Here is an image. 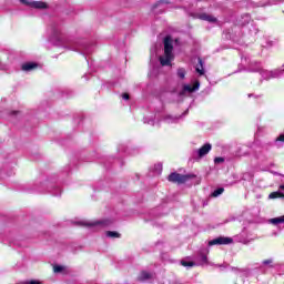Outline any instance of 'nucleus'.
Segmentation results:
<instances>
[{
  "label": "nucleus",
  "mask_w": 284,
  "mask_h": 284,
  "mask_svg": "<svg viewBox=\"0 0 284 284\" xmlns=\"http://www.w3.org/2000/svg\"><path fill=\"white\" fill-rule=\"evenodd\" d=\"M164 53L160 57L161 65H172L174 61V45H179V39H173L171 36L164 38Z\"/></svg>",
  "instance_id": "f257e3e1"
},
{
  "label": "nucleus",
  "mask_w": 284,
  "mask_h": 284,
  "mask_svg": "<svg viewBox=\"0 0 284 284\" xmlns=\"http://www.w3.org/2000/svg\"><path fill=\"white\" fill-rule=\"evenodd\" d=\"M251 72H258L262 77V79H265L268 81V79H283L284 77V64L275 70H263L261 65H256L255 68H251Z\"/></svg>",
  "instance_id": "f03ea898"
},
{
  "label": "nucleus",
  "mask_w": 284,
  "mask_h": 284,
  "mask_svg": "<svg viewBox=\"0 0 284 284\" xmlns=\"http://www.w3.org/2000/svg\"><path fill=\"white\" fill-rule=\"evenodd\" d=\"M49 41L53 45H68V38H65V33L59 28L52 30Z\"/></svg>",
  "instance_id": "7ed1b4c3"
},
{
  "label": "nucleus",
  "mask_w": 284,
  "mask_h": 284,
  "mask_svg": "<svg viewBox=\"0 0 284 284\" xmlns=\"http://www.w3.org/2000/svg\"><path fill=\"white\" fill-rule=\"evenodd\" d=\"M78 225L81 227H108V225H112V220H81Z\"/></svg>",
  "instance_id": "20e7f679"
},
{
  "label": "nucleus",
  "mask_w": 284,
  "mask_h": 284,
  "mask_svg": "<svg viewBox=\"0 0 284 284\" xmlns=\"http://www.w3.org/2000/svg\"><path fill=\"white\" fill-rule=\"evenodd\" d=\"M192 178L191 174H179V173H171L169 175V181L171 183H179V184H183V183H187V181H190V179Z\"/></svg>",
  "instance_id": "39448f33"
},
{
  "label": "nucleus",
  "mask_w": 284,
  "mask_h": 284,
  "mask_svg": "<svg viewBox=\"0 0 284 284\" xmlns=\"http://www.w3.org/2000/svg\"><path fill=\"white\" fill-rule=\"evenodd\" d=\"M199 88H201V83L199 81H195L193 84H183L182 90L180 92V97L192 94V92H196Z\"/></svg>",
  "instance_id": "423d86ee"
},
{
  "label": "nucleus",
  "mask_w": 284,
  "mask_h": 284,
  "mask_svg": "<svg viewBox=\"0 0 284 284\" xmlns=\"http://www.w3.org/2000/svg\"><path fill=\"white\" fill-rule=\"evenodd\" d=\"M234 243V240L232 237H223V236H220V237H216L214 240H211L209 242V245L212 246V245H230Z\"/></svg>",
  "instance_id": "0eeeda50"
},
{
  "label": "nucleus",
  "mask_w": 284,
  "mask_h": 284,
  "mask_svg": "<svg viewBox=\"0 0 284 284\" xmlns=\"http://www.w3.org/2000/svg\"><path fill=\"white\" fill-rule=\"evenodd\" d=\"M212 151V144L205 143L203 146L194 151V154H197L199 159H203V156H207Z\"/></svg>",
  "instance_id": "6e6552de"
},
{
  "label": "nucleus",
  "mask_w": 284,
  "mask_h": 284,
  "mask_svg": "<svg viewBox=\"0 0 284 284\" xmlns=\"http://www.w3.org/2000/svg\"><path fill=\"white\" fill-rule=\"evenodd\" d=\"M207 254H210V250L204 248L200 252V254L197 255V262L200 263V265H209L210 262H207Z\"/></svg>",
  "instance_id": "1a4fd4ad"
},
{
  "label": "nucleus",
  "mask_w": 284,
  "mask_h": 284,
  "mask_svg": "<svg viewBox=\"0 0 284 284\" xmlns=\"http://www.w3.org/2000/svg\"><path fill=\"white\" fill-rule=\"evenodd\" d=\"M197 19H201V21H207L209 23H219V19L210 13H200Z\"/></svg>",
  "instance_id": "9d476101"
},
{
  "label": "nucleus",
  "mask_w": 284,
  "mask_h": 284,
  "mask_svg": "<svg viewBox=\"0 0 284 284\" xmlns=\"http://www.w3.org/2000/svg\"><path fill=\"white\" fill-rule=\"evenodd\" d=\"M39 68L37 62H24L21 64L22 72H32Z\"/></svg>",
  "instance_id": "9b49d317"
},
{
  "label": "nucleus",
  "mask_w": 284,
  "mask_h": 284,
  "mask_svg": "<svg viewBox=\"0 0 284 284\" xmlns=\"http://www.w3.org/2000/svg\"><path fill=\"white\" fill-rule=\"evenodd\" d=\"M154 277V273L148 272V271H142L140 272L138 278L140 281H150V278Z\"/></svg>",
  "instance_id": "f8f14e48"
},
{
  "label": "nucleus",
  "mask_w": 284,
  "mask_h": 284,
  "mask_svg": "<svg viewBox=\"0 0 284 284\" xmlns=\"http://www.w3.org/2000/svg\"><path fill=\"white\" fill-rule=\"evenodd\" d=\"M31 8H36V10H45V8H48V4L43 1H32Z\"/></svg>",
  "instance_id": "ddd939ff"
},
{
  "label": "nucleus",
  "mask_w": 284,
  "mask_h": 284,
  "mask_svg": "<svg viewBox=\"0 0 284 284\" xmlns=\"http://www.w3.org/2000/svg\"><path fill=\"white\" fill-rule=\"evenodd\" d=\"M181 119V115H165L164 121L165 123H179V120Z\"/></svg>",
  "instance_id": "4468645a"
},
{
  "label": "nucleus",
  "mask_w": 284,
  "mask_h": 284,
  "mask_svg": "<svg viewBox=\"0 0 284 284\" xmlns=\"http://www.w3.org/2000/svg\"><path fill=\"white\" fill-rule=\"evenodd\" d=\"M268 223H271V225H281V224L284 223V215L278 216V217L270 219Z\"/></svg>",
  "instance_id": "2eb2a0df"
},
{
  "label": "nucleus",
  "mask_w": 284,
  "mask_h": 284,
  "mask_svg": "<svg viewBox=\"0 0 284 284\" xmlns=\"http://www.w3.org/2000/svg\"><path fill=\"white\" fill-rule=\"evenodd\" d=\"M250 21H252V17H250V14H244L241 17V19L239 20V24L240 26H247V23H250Z\"/></svg>",
  "instance_id": "dca6fc26"
},
{
  "label": "nucleus",
  "mask_w": 284,
  "mask_h": 284,
  "mask_svg": "<svg viewBox=\"0 0 284 284\" xmlns=\"http://www.w3.org/2000/svg\"><path fill=\"white\" fill-rule=\"evenodd\" d=\"M105 236H108V239H121V233L116 231H106Z\"/></svg>",
  "instance_id": "f3484780"
},
{
  "label": "nucleus",
  "mask_w": 284,
  "mask_h": 284,
  "mask_svg": "<svg viewBox=\"0 0 284 284\" xmlns=\"http://www.w3.org/2000/svg\"><path fill=\"white\" fill-rule=\"evenodd\" d=\"M268 199H284V193H282L281 191L272 192L268 195Z\"/></svg>",
  "instance_id": "a211bd4d"
},
{
  "label": "nucleus",
  "mask_w": 284,
  "mask_h": 284,
  "mask_svg": "<svg viewBox=\"0 0 284 284\" xmlns=\"http://www.w3.org/2000/svg\"><path fill=\"white\" fill-rule=\"evenodd\" d=\"M199 63H200V65H197L195 68V70H196V72H199V74L201 77H203V74H205V71L203 70V60L199 59Z\"/></svg>",
  "instance_id": "6ab92c4d"
},
{
  "label": "nucleus",
  "mask_w": 284,
  "mask_h": 284,
  "mask_svg": "<svg viewBox=\"0 0 284 284\" xmlns=\"http://www.w3.org/2000/svg\"><path fill=\"white\" fill-rule=\"evenodd\" d=\"M10 116L11 119H21L23 116V113L21 111L16 110L10 112Z\"/></svg>",
  "instance_id": "aec40b11"
},
{
  "label": "nucleus",
  "mask_w": 284,
  "mask_h": 284,
  "mask_svg": "<svg viewBox=\"0 0 284 284\" xmlns=\"http://www.w3.org/2000/svg\"><path fill=\"white\" fill-rule=\"evenodd\" d=\"M176 74H178L179 79L183 80V79H185V74H187V72L185 71V69L180 68V69H178Z\"/></svg>",
  "instance_id": "412c9836"
},
{
  "label": "nucleus",
  "mask_w": 284,
  "mask_h": 284,
  "mask_svg": "<svg viewBox=\"0 0 284 284\" xmlns=\"http://www.w3.org/2000/svg\"><path fill=\"white\" fill-rule=\"evenodd\" d=\"M223 192H225V189L220 187V189L215 190V191L211 194V196H213L214 199H216V196H221V194H223Z\"/></svg>",
  "instance_id": "4be33fe9"
},
{
  "label": "nucleus",
  "mask_w": 284,
  "mask_h": 284,
  "mask_svg": "<svg viewBox=\"0 0 284 284\" xmlns=\"http://www.w3.org/2000/svg\"><path fill=\"white\" fill-rule=\"evenodd\" d=\"M64 270H65V266H61V265L53 266L54 274H61V272H64Z\"/></svg>",
  "instance_id": "5701e85b"
},
{
  "label": "nucleus",
  "mask_w": 284,
  "mask_h": 284,
  "mask_svg": "<svg viewBox=\"0 0 284 284\" xmlns=\"http://www.w3.org/2000/svg\"><path fill=\"white\" fill-rule=\"evenodd\" d=\"M21 284H43V282L39 280H27L21 282Z\"/></svg>",
  "instance_id": "b1692460"
},
{
  "label": "nucleus",
  "mask_w": 284,
  "mask_h": 284,
  "mask_svg": "<svg viewBox=\"0 0 284 284\" xmlns=\"http://www.w3.org/2000/svg\"><path fill=\"white\" fill-rule=\"evenodd\" d=\"M181 265H183V267H194V262H187V261H182Z\"/></svg>",
  "instance_id": "393cba45"
},
{
  "label": "nucleus",
  "mask_w": 284,
  "mask_h": 284,
  "mask_svg": "<svg viewBox=\"0 0 284 284\" xmlns=\"http://www.w3.org/2000/svg\"><path fill=\"white\" fill-rule=\"evenodd\" d=\"M20 3H23V6H29V8H32V0H20Z\"/></svg>",
  "instance_id": "a878e982"
},
{
  "label": "nucleus",
  "mask_w": 284,
  "mask_h": 284,
  "mask_svg": "<svg viewBox=\"0 0 284 284\" xmlns=\"http://www.w3.org/2000/svg\"><path fill=\"white\" fill-rule=\"evenodd\" d=\"M225 162V159L223 158H215L214 159V163L219 164V163H224Z\"/></svg>",
  "instance_id": "bb28decb"
},
{
  "label": "nucleus",
  "mask_w": 284,
  "mask_h": 284,
  "mask_svg": "<svg viewBox=\"0 0 284 284\" xmlns=\"http://www.w3.org/2000/svg\"><path fill=\"white\" fill-rule=\"evenodd\" d=\"M272 263H274V260H272V258L263 261V265H272Z\"/></svg>",
  "instance_id": "cd10ccee"
},
{
  "label": "nucleus",
  "mask_w": 284,
  "mask_h": 284,
  "mask_svg": "<svg viewBox=\"0 0 284 284\" xmlns=\"http://www.w3.org/2000/svg\"><path fill=\"white\" fill-rule=\"evenodd\" d=\"M122 99H124V101H129L130 94H128V93L122 94Z\"/></svg>",
  "instance_id": "c85d7f7f"
},
{
  "label": "nucleus",
  "mask_w": 284,
  "mask_h": 284,
  "mask_svg": "<svg viewBox=\"0 0 284 284\" xmlns=\"http://www.w3.org/2000/svg\"><path fill=\"white\" fill-rule=\"evenodd\" d=\"M276 141H281L282 143H284V134H281V135L276 139Z\"/></svg>",
  "instance_id": "c756f323"
},
{
  "label": "nucleus",
  "mask_w": 284,
  "mask_h": 284,
  "mask_svg": "<svg viewBox=\"0 0 284 284\" xmlns=\"http://www.w3.org/2000/svg\"><path fill=\"white\" fill-rule=\"evenodd\" d=\"M275 1V3H281V1H283V0H274Z\"/></svg>",
  "instance_id": "7c9ffc66"
},
{
  "label": "nucleus",
  "mask_w": 284,
  "mask_h": 284,
  "mask_svg": "<svg viewBox=\"0 0 284 284\" xmlns=\"http://www.w3.org/2000/svg\"><path fill=\"white\" fill-rule=\"evenodd\" d=\"M280 190H284V184L280 185Z\"/></svg>",
  "instance_id": "2f4dec72"
},
{
  "label": "nucleus",
  "mask_w": 284,
  "mask_h": 284,
  "mask_svg": "<svg viewBox=\"0 0 284 284\" xmlns=\"http://www.w3.org/2000/svg\"><path fill=\"white\" fill-rule=\"evenodd\" d=\"M160 3H165V1H160Z\"/></svg>",
  "instance_id": "473e14b6"
}]
</instances>
